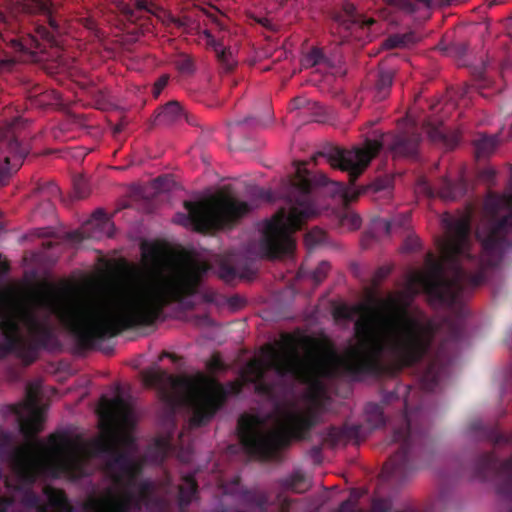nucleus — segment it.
Masks as SVG:
<instances>
[{
    "mask_svg": "<svg viewBox=\"0 0 512 512\" xmlns=\"http://www.w3.org/2000/svg\"><path fill=\"white\" fill-rule=\"evenodd\" d=\"M25 407L28 416L18 415L19 430L30 442L29 446L18 449L13 456L11 478L4 480L8 495L0 496V512H73L64 491L52 486L43 487V495L33 490L42 465L51 474L70 480H78L91 474V458L103 462V471L112 484L99 495H90L83 504L84 512H167L177 489L179 508L184 512L198 497L196 472L183 474L181 483L175 486L170 475L160 482L148 479L138 481L142 473V463L128 450L135 444L128 431L135 425L134 408L122 396L103 399L105 417L121 430L108 426L102 434L83 446L67 437L51 435V448L35 437L42 431L44 415L39 407V386L28 383L26 386Z\"/></svg>",
    "mask_w": 512,
    "mask_h": 512,
    "instance_id": "nucleus-1",
    "label": "nucleus"
},
{
    "mask_svg": "<svg viewBox=\"0 0 512 512\" xmlns=\"http://www.w3.org/2000/svg\"><path fill=\"white\" fill-rule=\"evenodd\" d=\"M360 317L354 323L357 344L332 359L313 353L301 355L299 339L282 333L279 341L265 348L266 361L253 359L246 365L255 392L276 401L287 391L286 381L311 383L318 378H344L360 381L387 370L385 358L398 369L411 367L430 356L438 330L431 321L411 315L395 297L377 305H359Z\"/></svg>",
    "mask_w": 512,
    "mask_h": 512,
    "instance_id": "nucleus-2",
    "label": "nucleus"
},
{
    "mask_svg": "<svg viewBox=\"0 0 512 512\" xmlns=\"http://www.w3.org/2000/svg\"><path fill=\"white\" fill-rule=\"evenodd\" d=\"M209 271L227 284L246 274L237 256L225 253L217 255L213 264L192 261L175 265L167 273L157 269L137 272L101 301L60 305L47 298L42 304L58 317L80 349L91 350L123 331L153 325L167 306L194 295Z\"/></svg>",
    "mask_w": 512,
    "mask_h": 512,
    "instance_id": "nucleus-3",
    "label": "nucleus"
},
{
    "mask_svg": "<svg viewBox=\"0 0 512 512\" xmlns=\"http://www.w3.org/2000/svg\"><path fill=\"white\" fill-rule=\"evenodd\" d=\"M329 179L323 173H312L305 162H298L295 177L286 181L280 195L288 209L281 208L266 222L260 241L261 254L269 259L289 256L295 249L293 233L317 214L314 188L326 186Z\"/></svg>",
    "mask_w": 512,
    "mask_h": 512,
    "instance_id": "nucleus-4",
    "label": "nucleus"
},
{
    "mask_svg": "<svg viewBox=\"0 0 512 512\" xmlns=\"http://www.w3.org/2000/svg\"><path fill=\"white\" fill-rule=\"evenodd\" d=\"M421 140V134L414 129L388 132L382 134L380 139H366L363 147L345 149L326 144L312 160L317 164L319 158H324L332 168L347 172L349 181L353 184L382 149H386L393 159H415Z\"/></svg>",
    "mask_w": 512,
    "mask_h": 512,
    "instance_id": "nucleus-5",
    "label": "nucleus"
},
{
    "mask_svg": "<svg viewBox=\"0 0 512 512\" xmlns=\"http://www.w3.org/2000/svg\"><path fill=\"white\" fill-rule=\"evenodd\" d=\"M147 386L157 390L160 400L169 410L172 419L178 407L192 408L190 424L193 427L206 425L223 406L227 391L221 385L210 391H202L188 376H174L162 369H150L143 373Z\"/></svg>",
    "mask_w": 512,
    "mask_h": 512,
    "instance_id": "nucleus-6",
    "label": "nucleus"
},
{
    "mask_svg": "<svg viewBox=\"0 0 512 512\" xmlns=\"http://www.w3.org/2000/svg\"><path fill=\"white\" fill-rule=\"evenodd\" d=\"M315 412H288L284 426L266 429L260 426L258 417L243 414L238 419L237 432L246 453L260 461L278 460L282 450L289 447L292 439L303 440L317 424Z\"/></svg>",
    "mask_w": 512,
    "mask_h": 512,
    "instance_id": "nucleus-7",
    "label": "nucleus"
},
{
    "mask_svg": "<svg viewBox=\"0 0 512 512\" xmlns=\"http://www.w3.org/2000/svg\"><path fill=\"white\" fill-rule=\"evenodd\" d=\"M409 386L398 384L394 391L388 392L384 396V402L389 403L394 399L404 395V411L398 416L397 423L392 426V436L390 443H399L398 451L392 455L383 467V473L387 477L403 481L414 472L418 465L416 460L426 451L430 441L427 431L422 427L413 424L421 411L416 409L410 412L407 404Z\"/></svg>",
    "mask_w": 512,
    "mask_h": 512,
    "instance_id": "nucleus-8",
    "label": "nucleus"
},
{
    "mask_svg": "<svg viewBox=\"0 0 512 512\" xmlns=\"http://www.w3.org/2000/svg\"><path fill=\"white\" fill-rule=\"evenodd\" d=\"M19 5L25 14L37 18L32 23L33 32L8 38L2 34L0 27V39L19 53L23 61H37L38 54L44 53L47 47L58 45L62 28L50 0H20ZM6 25V16L0 11V26Z\"/></svg>",
    "mask_w": 512,
    "mask_h": 512,
    "instance_id": "nucleus-9",
    "label": "nucleus"
},
{
    "mask_svg": "<svg viewBox=\"0 0 512 512\" xmlns=\"http://www.w3.org/2000/svg\"><path fill=\"white\" fill-rule=\"evenodd\" d=\"M24 321L31 335V341L20 333L17 319L9 311L6 302L0 298V360L14 355L25 366L35 362L40 349L48 348L55 340L53 329L47 321H41L34 312H27Z\"/></svg>",
    "mask_w": 512,
    "mask_h": 512,
    "instance_id": "nucleus-10",
    "label": "nucleus"
},
{
    "mask_svg": "<svg viewBox=\"0 0 512 512\" xmlns=\"http://www.w3.org/2000/svg\"><path fill=\"white\" fill-rule=\"evenodd\" d=\"M184 207L187 213H177L174 222L202 233L231 229L253 209L249 202L224 192L208 201L186 200Z\"/></svg>",
    "mask_w": 512,
    "mask_h": 512,
    "instance_id": "nucleus-11",
    "label": "nucleus"
},
{
    "mask_svg": "<svg viewBox=\"0 0 512 512\" xmlns=\"http://www.w3.org/2000/svg\"><path fill=\"white\" fill-rule=\"evenodd\" d=\"M26 125L27 121L20 116L0 125V185H5L18 171L29 153Z\"/></svg>",
    "mask_w": 512,
    "mask_h": 512,
    "instance_id": "nucleus-12",
    "label": "nucleus"
},
{
    "mask_svg": "<svg viewBox=\"0 0 512 512\" xmlns=\"http://www.w3.org/2000/svg\"><path fill=\"white\" fill-rule=\"evenodd\" d=\"M473 472L483 480L489 477L501 478L497 491L508 500V512H512V456L500 461L494 452H484L475 458Z\"/></svg>",
    "mask_w": 512,
    "mask_h": 512,
    "instance_id": "nucleus-13",
    "label": "nucleus"
},
{
    "mask_svg": "<svg viewBox=\"0 0 512 512\" xmlns=\"http://www.w3.org/2000/svg\"><path fill=\"white\" fill-rule=\"evenodd\" d=\"M448 337L442 343L435 353L429 359V363L421 377V384L425 391L433 392L439 385L441 377L446 373L448 365L451 363V357L447 354L446 348L449 343H458L464 334V328L460 322H447Z\"/></svg>",
    "mask_w": 512,
    "mask_h": 512,
    "instance_id": "nucleus-14",
    "label": "nucleus"
},
{
    "mask_svg": "<svg viewBox=\"0 0 512 512\" xmlns=\"http://www.w3.org/2000/svg\"><path fill=\"white\" fill-rule=\"evenodd\" d=\"M334 20L348 32L345 37L351 36L363 41L371 40V28L376 24L374 18L358 13L352 3H346L343 6V11L334 16Z\"/></svg>",
    "mask_w": 512,
    "mask_h": 512,
    "instance_id": "nucleus-15",
    "label": "nucleus"
},
{
    "mask_svg": "<svg viewBox=\"0 0 512 512\" xmlns=\"http://www.w3.org/2000/svg\"><path fill=\"white\" fill-rule=\"evenodd\" d=\"M224 495L238 496L241 502L249 507L265 512L268 506V495L257 489H246L240 484V478L235 477L230 483L222 486Z\"/></svg>",
    "mask_w": 512,
    "mask_h": 512,
    "instance_id": "nucleus-16",
    "label": "nucleus"
},
{
    "mask_svg": "<svg viewBox=\"0 0 512 512\" xmlns=\"http://www.w3.org/2000/svg\"><path fill=\"white\" fill-rule=\"evenodd\" d=\"M361 433L362 426L357 424H345L340 428L331 426L322 434L323 445L334 447L342 442L358 440Z\"/></svg>",
    "mask_w": 512,
    "mask_h": 512,
    "instance_id": "nucleus-17",
    "label": "nucleus"
},
{
    "mask_svg": "<svg viewBox=\"0 0 512 512\" xmlns=\"http://www.w3.org/2000/svg\"><path fill=\"white\" fill-rule=\"evenodd\" d=\"M182 120H185L191 125L195 124L191 117L183 110L178 101H170L155 111V125H171Z\"/></svg>",
    "mask_w": 512,
    "mask_h": 512,
    "instance_id": "nucleus-18",
    "label": "nucleus"
},
{
    "mask_svg": "<svg viewBox=\"0 0 512 512\" xmlns=\"http://www.w3.org/2000/svg\"><path fill=\"white\" fill-rule=\"evenodd\" d=\"M424 189L428 196L433 197L438 195L444 200L453 201L465 194L466 184L462 180L453 182L445 178L440 181L436 188H432L428 184L424 183Z\"/></svg>",
    "mask_w": 512,
    "mask_h": 512,
    "instance_id": "nucleus-19",
    "label": "nucleus"
},
{
    "mask_svg": "<svg viewBox=\"0 0 512 512\" xmlns=\"http://www.w3.org/2000/svg\"><path fill=\"white\" fill-rule=\"evenodd\" d=\"M203 35L205 36L207 45L215 52L216 58L221 67L226 72L232 71L237 64V61L234 58L231 48L225 46L222 40L216 39L209 30H204Z\"/></svg>",
    "mask_w": 512,
    "mask_h": 512,
    "instance_id": "nucleus-20",
    "label": "nucleus"
},
{
    "mask_svg": "<svg viewBox=\"0 0 512 512\" xmlns=\"http://www.w3.org/2000/svg\"><path fill=\"white\" fill-rule=\"evenodd\" d=\"M283 492L291 491L296 494H303L311 488V483L301 470H295L290 475L277 480Z\"/></svg>",
    "mask_w": 512,
    "mask_h": 512,
    "instance_id": "nucleus-21",
    "label": "nucleus"
},
{
    "mask_svg": "<svg viewBox=\"0 0 512 512\" xmlns=\"http://www.w3.org/2000/svg\"><path fill=\"white\" fill-rule=\"evenodd\" d=\"M143 12L159 17L158 13L162 12V9L155 3L147 2V0H131L123 8V14L129 21L134 23L142 18L141 14Z\"/></svg>",
    "mask_w": 512,
    "mask_h": 512,
    "instance_id": "nucleus-22",
    "label": "nucleus"
},
{
    "mask_svg": "<svg viewBox=\"0 0 512 512\" xmlns=\"http://www.w3.org/2000/svg\"><path fill=\"white\" fill-rule=\"evenodd\" d=\"M396 74V69L381 66L377 72L375 81V98L378 101L385 100L389 94Z\"/></svg>",
    "mask_w": 512,
    "mask_h": 512,
    "instance_id": "nucleus-23",
    "label": "nucleus"
},
{
    "mask_svg": "<svg viewBox=\"0 0 512 512\" xmlns=\"http://www.w3.org/2000/svg\"><path fill=\"white\" fill-rule=\"evenodd\" d=\"M470 430L479 440L488 441L494 445L507 443V437L494 426H487L482 421L476 420L470 423Z\"/></svg>",
    "mask_w": 512,
    "mask_h": 512,
    "instance_id": "nucleus-24",
    "label": "nucleus"
},
{
    "mask_svg": "<svg viewBox=\"0 0 512 512\" xmlns=\"http://www.w3.org/2000/svg\"><path fill=\"white\" fill-rule=\"evenodd\" d=\"M365 420L372 429L383 426L386 422L383 407L380 404L368 403L365 406Z\"/></svg>",
    "mask_w": 512,
    "mask_h": 512,
    "instance_id": "nucleus-25",
    "label": "nucleus"
},
{
    "mask_svg": "<svg viewBox=\"0 0 512 512\" xmlns=\"http://www.w3.org/2000/svg\"><path fill=\"white\" fill-rule=\"evenodd\" d=\"M497 146V138L495 136H481L475 140V152L478 158H486L490 156Z\"/></svg>",
    "mask_w": 512,
    "mask_h": 512,
    "instance_id": "nucleus-26",
    "label": "nucleus"
},
{
    "mask_svg": "<svg viewBox=\"0 0 512 512\" xmlns=\"http://www.w3.org/2000/svg\"><path fill=\"white\" fill-rule=\"evenodd\" d=\"M411 215L409 212L398 214L391 219L383 221L385 232L390 234L396 229H406L409 226Z\"/></svg>",
    "mask_w": 512,
    "mask_h": 512,
    "instance_id": "nucleus-27",
    "label": "nucleus"
},
{
    "mask_svg": "<svg viewBox=\"0 0 512 512\" xmlns=\"http://www.w3.org/2000/svg\"><path fill=\"white\" fill-rule=\"evenodd\" d=\"M425 128L427 135L432 142L450 144L446 129L442 123L434 124L429 122Z\"/></svg>",
    "mask_w": 512,
    "mask_h": 512,
    "instance_id": "nucleus-28",
    "label": "nucleus"
},
{
    "mask_svg": "<svg viewBox=\"0 0 512 512\" xmlns=\"http://www.w3.org/2000/svg\"><path fill=\"white\" fill-rule=\"evenodd\" d=\"M172 445L167 438H158L155 440L151 453L154 454V460L162 463L171 452Z\"/></svg>",
    "mask_w": 512,
    "mask_h": 512,
    "instance_id": "nucleus-29",
    "label": "nucleus"
},
{
    "mask_svg": "<svg viewBox=\"0 0 512 512\" xmlns=\"http://www.w3.org/2000/svg\"><path fill=\"white\" fill-rule=\"evenodd\" d=\"M328 61L322 49L313 47L302 59L305 68H312Z\"/></svg>",
    "mask_w": 512,
    "mask_h": 512,
    "instance_id": "nucleus-30",
    "label": "nucleus"
},
{
    "mask_svg": "<svg viewBox=\"0 0 512 512\" xmlns=\"http://www.w3.org/2000/svg\"><path fill=\"white\" fill-rule=\"evenodd\" d=\"M174 65L182 74L190 75L195 71L194 60L188 54H179L174 60Z\"/></svg>",
    "mask_w": 512,
    "mask_h": 512,
    "instance_id": "nucleus-31",
    "label": "nucleus"
},
{
    "mask_svg": "<svg viewBox=\"0 0 512 512\" xmlns=\"http://www.w3.org/2000/svg\"><path fill=\"white\" fill-rule=\"evenodd\" d=\"M326 240V232L320 228H313L305 235L304 241L306 246L311 249Z\"/></svg>",
    "mask_w": 512,
    "mask_h": 512,
    "instance_id": "nucleus-32",
    "label": "nucleus"
},
{
    "mask_svg": "<svg viewBox=\"0 0 512 512\" xmlns=\"http://www.w3.org/2000/svg\"><path fill=\"white\" fill-rule=\"evenodd\" d=\"M73 193L76 199H85L90 194V187L87 180L82 176L73 179Z\"/></svg>",
    "mask_w": 512,
    "mask_h": 512,
    "instance_id": "nucleus-33",
    "label": "nucleus"
},
{
    "mask_svg": "<svg viewBox=\"0 0 512 512\" xmlns=\"http://www.w3.org/2000/svg\"><path fill=\"white\" fill-rule=\"evenodd\" d=\"M386 5L391 6L397 10L413 13L416 10V5L412 0H382Z\"/></svg>",
    "mask_w": 512,
    "mask_h": 512,
    "instance_id": "nucleus-34",
    "label": "nucleus"
},
{
    "mask_svg": "<svg viewBox=\"0 0 512 512\" xmlns=\"http://www.w3.org/2000/svg\"><path fill=\"white\" fill-rule=\"evenodd\" d=\"M340 223L343 227L350 230L358 229L361 226V218L353 212H346L340 218Z\"/></svg>",
    "mask_w": 512,
    "mask_h": 512,
    "instance_id": "nucleus-35",
    "label": "nucleus"
},
{
    "mask_svg": "<svg viewBox=\"0 0 512 512\" xmlns=\"http://www.w3.org/2000/svg\"><path fill=\"white\" fill-rule=\"evenodd\" d=\"M469 44L466 41H455L452 42L447 48V52L455 55L456 57H463L467 54Z\"/></svg>",
    "mask_w": 512,
    "mask_h": 512,
    "instance_id": "nucleus-36",
    "label": "nucleus"
},
{
    "mask_svg": "<svg viewBox=\"0 0 512 512\" xmlns=\"http://www.w3.org/2000/svg\"><path fill=\"white\" fill-rule=\"evenodd\" d=\"M330 270V264L326 261H321L312 272V279L316 284H320L327 276Z\"/></svg>",
    "mask_w": 512,
    "mask_h": 512,
    "instance_id": "nucleus-37",
    "label": "nucleus"
},
{
    "mask_svg": "<svg viewBox=\"0 0 512 512\" xmlns=\"http://www.w3.org/2000/svg\"><path fill=\"white\" fill-rule=\"evenodd\" d=\"M37 192L42 194L47 198H54L60 194L59 187L53 182H47L44 184H39L37 187Z\"/></svg>",
    "mask_w": 512,
    "mask_h": 512,
    "instance_id": "nucleus-38",
    "label": "nucleus"
},
{
    "mask_svg": "<svg viewBox=\"0 0 512 512\" xmlns=\"http://www.w3.org/2000/svg\"><path fill=\"white\" fill-rule=\"evenodd\" d=\"M207 369L212 372V373H215V372H219V371H222L224 370L226 367H225V364L223 363L221 357L217 354H214L207 362Z\"/></svg>",
    "mask_w": 512,
    "mask_h": 512,
    "instance_id": "nucleus-39",
    "label": "nucleus"
},
{
    "mask_svg": "<svg viewBox=\"0 0 512 512\" xmlns=\"http://www.w3.org/2000/svg\"><path fill=\"white\" fill-rule=\"evenodd\" d=\"M382 45L386 49L403 48L404 42L400 34H393L386 38Z\"/></svg>",
    "mask_w": 512,
    "mask_h": 512,
    "instance_id": "nucleus-40",
    "label": "nucleus"
},
{
    "mask_svg": "<svg viewBox=\"0 0 512 512\" xmlns=\"http://www.w3.org/2000/svg\"><path fill=\"white\" fill-rule=\"evenodd\" d=\"M168 81V75H162L157 79L152 88V93L155 98H157L161 94L162 90L167 86Z\"/></svg>",
    "mask_w": 512,
    "mask_h": 512,
    "instance_id": "nucleus-41",
    "label": "nucleus"
},
{
    "mask_svg": "<svg viewBox=\"0 0 512 512\" xmlns=\"http://www.w3.org/2000/svg\"><path fill=\"white\" fill-rule=\"evenodd\" d=\"M391 272V269L386 266L379 267L373 275V285H379Z\"/></svg>",
    "mask_w": 512,
    "mask_h": 512,
    "instance_id": "nucleus-42",
    "label": "nucleus"
},
{
    "mask_svg": "<svg viewBox=\"0 0 512 512\" xmlns=\"http://www.w3.org/2000/svg\"><path fill=\"white\" fill-rule=\"evenodd\" d=\"M15 64L16 61L14 59H0V75L11 72Z\"/></svg>",
    "mask_w": 512,
    "mask_h": 512,
    "instance_id": "nucleus-43",
    "label": "nucleus"
},
{
    "mask_svg": "<svg viewBox=\"0 0 512 512\" xmlns=\"http://www.w3.org/2000/svg\"><path fill=\"white\" fill-rule=\"evenodd\" d=\"M11 441L10 433L0 429V453L4 452L10 446Z\"/></svg>",
    "mask_w": 512,
    "mask_h": 512,
    "instance_id": "nucleus-44",
    "label": "nucleus"
},
{
    "mask_svg": "<svg viewBox=\"0 0 512 512\" xmlns=\"http://www.w3.org/2000/svg\"><path fill=\"white\" fill-rule=\"evenodd\" d=\"M92 217H93V221H95L97 225L109 224V220L107 218L106 213L103 210H101V209L96 210L93 213Z\"/></svg>",
    "mask_w": 512,
    "mask_h": 512,
    "instance_id": "nucleus-45",
    "label": "nucleus"
},
{
    "mask_svg": "<svg viewBox=\"0 0 512 512\" xmlns=\"http://www.w3.org/2000/svg\"><path fill=\"white\" fill-rule=\"evenodd\" d=\"M276 498L277 501L281 503L282 512H288L292 504V500L284 496V492L282 490L277 494Z\"/></svg>",
    "mask_w": 512,
    "mask_h": 512,
    "instance_id": "nucleus-46",
    "label": "nucleus"
},
{
    "mask_svg": "<svg viewBox=\"0 0 512 512\" xmlns=\"http://www.w3.org/2000/svg\"><path fill=\"white\" fill-rule=\"evenodd\" d=\"M400 36L404 42V47L412 45L418 41L416 34L412 31L404 33V34H400Z\"/></svg>",
    "mask_w": 512,
    "mask_h": 512,
    "instance_id": "nucleus-47",
    "label": "nucleus"
},
{
    "mask_svg": "<svg viewBox=\"0 0 512 512\" xmlns=\"http://www.w3.org/2000/svg\"><path fill=\"white\" fill-rule=\"evenodd\" d=\"M466 0H430V3L435 6H448L451 4H458Z\"/></svg>",
    "mask_w": 512,
    "mask_h": 512,
    "instance_id": "nucleus-48",
    "label": "nucleus"
},
{
    "mask_svg": "<svg viewBox=\"0 0 512 512\" xmlns=\"http://www.w3.org/2000/svg\"><path fill=\"white\" fill-rule=\"evenodd\" d=\"M163 358H169L174 363H178L181 360V357H179L178 355H176L174 353L167 352V351H163L161 353L159 359L162 360Z\"/></svg>",
    "mask_w": 512,
    "mask_h": 512,
    "instance_id": "nucleus-49",
    "label": "nucleus"
},
{
    "mask_svg": "<svg viewBox=\"0 0 512 512\" xmlns=\"http://www.w3.org/2000/svg\"><path fill=\"white\" fill-rule=\"evenodd\" d=\"M210 512H245L241 509L235 508V507H229V506H221L218 510H213Z\"/></svg>",
    "mask_w": 512,
    "mask_h": 512,
    "instance_id": "nucleus-50",
    "label": "nucleus"
},
{
    "mask_svg": "<svg viewBox=\"0 0 512 512\" xmlns=\"http://www.w3.org/2000/svg\"><path fill=\"white\" fill-rule=\"evenodd\" d=\"M169 22L174 24L176 27H184L186 25L185 21L179 18H175L173 16H169Z\"/></svg>",
    "mask_w": 512,
    "mask_h": 512,
    "instance_id": "nucleus-51",
    "label": "nucleus"
},
{
    "mask_svg": "<svg viewBox=\"0 0 512 512\" xmlns=\"http://www.w3.org/2000/svg\"><path fill=\"white\" fill-rule=\"evenodd\" d=\"M338 315L345 319L352 318L351 312L347 308H342V309L338 310Z\"/></svg>",
    "mask_w": 512,
    "mask_h": 512,
    "instance_id": "nucleus-52",
    "label": "nucleus"
},
{
    "mask_svg": "<svg viewBox=\"0 0 512 512\" xmlns=\"http://www.w3.org/2000/svg\"><path fill=\"white\" fill-rule=\"evenodd\" d=\"M254 120V118L252 117H246L244 118L243 120H236L234 122H231L230 125H235V126H239L241 124H248L250 123V121Z\"/></svg>",
    "mask_w": 512,
    "mask_h": 512,
    "instance_id": "nucleus-53",
    "label": "nucleus"
},
{
    "mask_svg": "<svg viewBox=\"0 0 512 512\" xmlns=\"http://www.w3.org/2000/svg\"><path fill=\"white\" fill-rule=\"evenodd\" d=\"M70 238L75 241H81L83 236L81 232L75 231L70 234Z\"/></svg>",
    "mask_w": 512,
    "mask_h": 512,
    "instance_id": "nucleus-54",
    "label": "nucleus"
},
{
    "mask_svg": "<svg viewBox=\"0 0 512 512\" xmlns=\"http://www.w3.org/2000/svg\"><path fill=\"white\" fill-rule=\"evenodd\" d=\"M483 175H485V176H486V178H487V180H488V181H492V180H493V178H494V176H495V173H494V171H492V170H487V171H484V172H483Z\"/></svg>",
    "mask_w": 512,
    "mask_h": 512,
    "instance_id": "nucleus-55",
    "label": "nucleus"
},
{
    "mask_svg": "<svg viewBox=\"0 0 512 512\" xmlns=\"http://www.w3.org/2000/svg\"><path fill=\"white\" fill-rule=\"evenodd\" d=\"M88 24L86 25L88 29H93L94 22L92 20H87Z\"/></svg>",
    "mask_w": 512,
    "mask_h": 512,
    "instance_id": "nucleus-56",
    "label": "nucleus"
},
{
    "mask_svg": "<svg viewBox=\"0 0 512 512\" xmlns=\"http://www.w3.org/2000/svg\"><path fill=\"white\" fill-rule=\"evenodd\" d=\"M232 388H233V390H234V392H235V393H239V391H240V386H238V385H232Z\"/></svg>",
    "mask_w": 512,
    "mask_h": 512,
    "instance_id": "nucleus-57",
    "label": "nucleus"
},
{
    "mask_svg": "<svg viewBox=\"0 0 512 512\" xmlns=\"http://www.w3.org/2000/svg\"><path fill=\"white\" fill-rule=\"evenodd\" d=\"M266 194H267V193H266L264 190H261V193H260V196H261V197L266 196Z\"/></svg>",
    "mask_w": 512,
    "mask_h": 512,
    "instance_id": "nucleus-58",
    "label": "nucleus"
},
{
    "mask_svg": "<svg viewBox=\"0 0 512 512\" xmlns=\"http://www.w3.org/2000/svg\"><path fill=\"white\" fill-rule=\"evenodd\" d=\"M347 504H348V501L343 502V503L341 504V508L343 509Z\"/></svg>",
    "mask_w": 512,
    "mask_h": 512,
    "instance_id": "nucleus-59",
    "label": "nucleus"
},
{
    "mask_svg": "<svg viewBox=\"0 0 512 512\" xmlns=\"http://www.w3.org/2000/svg\"><path fill=\"white\" fill-rule=\"evenodd\" d=\"M151 254H152V257H156V251H155V250H153V251L151 252Z\"/></svg>",
    "mask_w": 512,
    "mask_h": 512,
    "instance_id": "nucleus-60",
    "label": "nucleus"
},
{
    "mask_svg": "<svg viewBox=\"0 0 512 512\" xmlns=\"http://www.w3.org/2000/svg\"><path fill=\"white\" fill-rule=\"evenodd\" d=\"M161 180H162V177H158V178L156 179V181H157V182H160Z\"/></svg>",
    "mask_w": 512,
    "mask_h": 512,
    "instance_id": "nucleus-61",
    "label": "nucleus"
}]
</instances>
